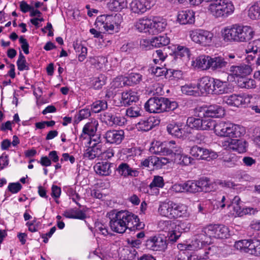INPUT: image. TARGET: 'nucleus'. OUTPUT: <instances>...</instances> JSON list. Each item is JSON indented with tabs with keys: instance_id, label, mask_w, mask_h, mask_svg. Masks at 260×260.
I'll list each match as a JSON object with an SVG mask.
<instances>
[{
	"instance_id": "nucleus-1",
	"label": "nucleus",
	"mask_w": 260,
	"mask_h": 260,
	"mask_svg": "<svg viewBox=\"0 0 260 260\" xmlns=\"http://www.w3.org/2000/svg\"><path fill=\"white\" fill-rule=\"evenodd\" d=\"M254 35L252 28L248 26L233 24L222 30V36L226 42H245L251 40Z\"/></svg>"
},
{
	"instance_id": "nucleus-2",
	"label": "nucleus",
	"mask_w": 260,
	"mask_h": 260,
	"mask_svg": "<svg viewBox=\"0 0 260 260\" xmlns=\"http://www.w3.org/2000/svg\"><path fill=\"white\" fill-rule=\"evenodd\" d=\"M234 10V6L230 0H214L208 7V11L211 15L223 19L231 15Z\"/></svg>"
},
{
	"instance_id": "nucleus-3",
	"label": "nucleus",
	"mask_w": 260,
	"mask_h": 260,
	"mask_svg": "<svg viewBox=\"0 0 260 260\" xmlns=\"http://www.w3.org/2000/svg\"><path fill=\"white\" fill-rule=\"evenodd\" d=\"M215 133L220 137L240 138L245 134L244 128L239 125L219 121L215 127Z\"/></svg>"
},
{
	"instance_id": "nucleus-4",
	"label": "nucleus",
	"mask_w": 260,
	"mask_h": 260,
	"mask_svg": "<svg viewBox=\"0 0 260 260\" xmlns=\"http://www.w3.org/2000/svg\"><path fill=\"white\" fill-rule=\"evenodd\" d=\"M115 215L121 220L122 223L130 231L141 230L144 228L145 224L143 222H140L138 216L127 210H120L116 212Z\"/></svg>"
},
{
	"instance_id": "nucleus-5",
	"label": "nucleus",
	"mask_w": 260,
	"mask_h": 260,
	"mask_svg": "<svg viewBox=\"0 0 260 260\" xmlns=\"http://www.w3.org/2000/svg\"><path fill=\"white\" fill-rule=\"evenodd\" d=\"M234 247L242 253L260 256V240H241L236 242Z\"/></svg>"
},
{
	"instance_id": "nucleus-6",
	"label": "nucleus",
	"mask_w": 260,
	"mask_h": 260,
	"mask_svg": "<svg viewBox=\"0 0 260 260\" xmlns=\"http://www.w3.org/2000/svg\"><path fill=\"white\" fill-rule=\"evenodd\" d=\"M252 96L246 93L233 94L223 98V102L231 107H246L250 103Z\"/></svg>"
},
{
	"instance_id": "nucleus-7",
	"label": "nucleus",
	"mask_w": 260,
	"mask_h": 260,
	"mask_svg": "<svg viewBox=\"0 0 260 260\" xmlns=\"http://www.w3.org/2000/svg\"><path fill=\"white\" fill-rule=\"evenodd\" d=\"M213 36L211 31L202 29L189 31V37L191 40L204 46L209 45L211 43Z\"/></svg>"
},
{
	"instance_id": "nucleus-8",
	"label": "nucleus",
	"mask_w": 260,
	"mask_h": 260,
	"mask_svg": "<svg viewBox=\"0 0 260 260\" xmlns=\"http://www.w3.org/2000/svg\"><path fill=\"white\" fill-rule=\"evenodd\" d=\"M167 98L154 96L150 98L145 104L144 109L150 113H160L166 111Z\"/></svg>"
},
{
	"instance_id": "nucleus-9",
	"label": "nucleus",
	"mask_w": 260,
	"mask_h": 260,
	"mask_svg": "<svg viewBox=\"0 0 260 260\" xmlns=\"http://www.w3.org/2000/svg\"><path fill=\"white\" fill-rule=\"evenodd\" d=\"M146 247L153 251H163L167 247V237L157 234L149 237L145 241Z\"/></svg>"
},
{
	"instance_id": "nucleus-10",
	"label": "nucleus",
	"mask_w": 260,
	"mask_h": 260,
	"mask_svg": "<svg viewBox=\"0 0 260 260\" xmlns=\"http://www.w3.org/2000/svg\"><path fill=\"white\" fill-rule=\"evenodd\" d=\"M204 232L209 237L216 239L227 238L229 236V229L223 225L220 224L208 225L204 229Z\"/></svg>"
},
{
	"instance_id": "nucleus-11",
	"label": "nucleus",
	"mask_w": 260,
	"mask_h": 260,
	"mask_svg": "<svg viewBox=\"0 0 260 260\" xmlns=\"http://www.w3.org/2000/svg\"><path fill=\"white\" fill-rule=\"evenodd\" d=\"M162 230L167 232L169 240L173 242H176L181 235V227L170 220L164 221L160 223Z\"/></svg>"
},
{
	"instance_id": "nucleus-12",
	"label": "nucleus",
	"mask_w": 260,
	"mask_h": 260,
	"mask_svg": "<svg viewBox=\"0 0 260 260\" xmlns=\"http://www.w3.org/2000/svg\"><path fill=\"white\" fill-rule=\"evenodd\" d=\"M190 153L192 156L198 159H204L207 161L215 159L218 156L215 152L197 145L191 148Z\"/></svg>"
},
{
	"instance_id": "nucleus-13",
	"label": "nucleus",
	"mask_w": 260,
	"mask_h": 260,
	"mask_svg": "<svg viewBox=\"0 0 260 260\" xmlns=\"http://www.w3.org/2000/svg\"><path fill=\"white\" fill-rule=\"evenodd\" d=\"M137 168V164L134 161H128L120 163L116 171L121 176L124 177H137L139 172Z\"/></svg>"
},
{
	"instance_id": "nucleus-14",
	"label": "nucleus",
	"mask_w": 260,
	"mask_h": 260,
	"mask_svg": "<svg viewBox=\"0 0 260 260\" xmlns=\"http://www.w3.org/2000/svg\"><path fill=\"white\" fill-rule=\"evenodd\" d=\"M154 5V0H133L130 4V7L133 12L142 14L150 10Z\"/></svg>"
},
{
	"instance_id": "nucleus-15",
	"label": "nucleus",
	"mask_w": 260,
	"mask_h": 260,
	"mask_svg": "<svg viewBox=\"0 0 260 260\" xmlns=\"http://www.w3.org/2000/svg\"><path fill=\"white\" fill-rule=\"evenodd\" d=\"M98 125V121L95 120H91L90 122L87 123L83 128L82 133L79 137V139L83 140L88 137L90 138L89 144H91L92 141L96 142V139L93 138V137L97 131Z\"/></svg>"
},
{
	"instance_id": "nucleus-16",
	"label": "nucleus",
	"mask_w": 260,
	"mask_h": 260,
	"mask_svg": "<svg viewBox=\"0 0 260 260\" xmlns=\"http://www.w3.org/2000/svg\"><path fill=\"white\" fill-rule=\"evenodd\" d=\"M210 69L213 71L220 72H224L227 67H229V61L224 55L210 56Z\"/></svg>"
},
{
	"instance_id": "nucleus-17",
	"label": "nucleus",
	"mask_w": 260,
	"mask_h": 260,
	"mask_svg": "<svg viewBox=\"0 0 260 260\" xmlns=\"http://www.w3.org/2000/svg\"><path fill=\"white\" fill-rule=\"evenodd\" d=\"M200 116L207 117H220L224 115V110L219 105H212L206 108H201Z\"/></svg>"
},
{
	"instance_id": "nucleus-18",
	"label": "nucleus",
	"mask_w": 260,
	"mask_h": 260,
	"mask_svg": "<svg viewBox=\"0 0 260 260\" xmlns=\"http://www.w3.org/2000/svg\"><path fill=\"white\" fill-rule=\"evenodd\" d=\"M142 80V75L139 73H132L127 77L116 78L114 82L116 87H122L125 83L129 86L139 84Z\"/></svg>"
},
{
	"instance_id": "nucleus-19",
	"label": "nucleus",
	"mask_w": 260,
	"mask_h": 260,
	"mask_svg": "<svg viewBox=\"0 0 260 260\" xmlns=\"http://www.w3.org/2000/svg\"><path fill=\"white\" fill-rule=\"evenodd\" d=\"M104 122L108 125L112 126L114 125L122 126L126 122L124 117L120 116L114 112L108 111L105 112L103 116Z\"/></svg>"
},
{
	"instance_id": "nucleus-20",
	"label": "nucleus",
	"mask_w": 260,
	"mask_h": 260,
	"mask_svg": "<svg viewBox=\"0 0 260 260\" xmlns=\"http://www.w3.org/2000/svg\"><path fill=\"white\" fill-rule=\"evenodd\" d=\"M102 148V144L100 142L93 144L91 146L88 147L85 151L84 153V157L89 159H93L96 157H99L104 152V150Z\"/></svg>"
},
{
	"instance_id": "nucleus-21",
	"label": "nucleus",
	"mask_w": 260,
	"mask_h": 260,
	"mask_svg": "<svg viewBox=\"0 0 260 260\" xmlns=\"http://www.w3.org/2000/svg\"><path fill=\"white\" fill-rule=\"evenodd\" d=\"M124 132L122 130H110L105 134L107 142L110 144H119L124 138Z\"/></svg>"
},
{
	"instance_id": "nucleus-22",
	"label": "nucleus",
	"mask_w": 260,
	"mask_h": 260,
	"mask_svg": "<svg viewBox=\"0 0 260 260\" xmlns=\"http://www.w3.org/2000/svg\"><path fill=\"white\" fill-rule=\"evenodd\" d=\"M214 79L208 76L201 78L197 84L198 90L202 93H212Z\"/></svg>"
},
{
	"instance_id": "nucleus-23",
	"label": "nucleus",
	"mask_w": 260,
	"mask_h": 260,
	"mask_svg": "<svg viewBox=\"0 0 260 260\" xmlns=\"http://www.w3.org/2000/svg\"><path fill=\"white\" fill-rule=\"evenodd\" d=\"M252 71L250 66L247 64H240L239 66H232L230 68L231 74L237 77L243 78L249 75Z\"/></svg>"
},
{
	"instance_id": "nucleus-24",
	"label": "nucleus",
	"mask_w": 260,
	"mask_h": 260,
	"mask_svg": "<svg viewBox=\"0 0 260 260\" xmlns=\"http://www.w3.org/2000/svg\"><path fill=\"white\" fill-rule=\"evenodd\" d=\"M159 121H156L153 117L141 119L136 125L139 131L147 132L151 129L155 125L158 124Z\"/></svg>"
},
{
	"instance_id": "nucleus-25",
	"label": "nucleus",
	"mask_w": 260,
	"mask_h": 260,
	"mask_svg": "<svg viewBox=\"0 0 260 260\" xmlns=\"http://www.w3.org/2000/svg\"><path fill=\"white\" fill-rule=\"evenodd\" d=\"M183 126L180 122H173L167 125V131L173 136L180 138L183 137L185 134Z\"/></svg>"
},
{
	"instance_id": "nucleus-26",
	"label": "nucleus",
	"mask_w": 260,
	"mask_h": 260,
	"mask_svg": "<svg viewBox=\"0 0 260 260\" xmlns=\"http://www.w3.org/2000/svg\"><path fill=\"white\" fill-rule=\"evenodd\" d=\"M177 21L181 24H192L195 21L194 13L190 10L180 11L177 15Z\"/></svg>"
},
{
	"instance_id": "nucleus-27",
	"label": "nucleus",
	"mask_w": 260,
	"mask_h": 260,
	"mask_svg": "<svg viewBox=\"0 0 260 260\" xmlns=\"http://www.w3.org/2000/svg\"><path fill=\"white\" fill-rule=\"evenodd\" d=\"M152 25L150 27V34H157L162 31L167 26L166 21L160 17H154L153 18Z\"/></svg>"
},
{
	"instance_id": "nucleus-28",
	"label": "nucleus",
	"mask_w": 260,
	"mask_h": 260,
	"mask_svg": "<svg viewBox=\"0 0 260 260\" xmlns=\"http://www.w3.org/2000/svg\"><path fill=\"white\" fill-rule=\"evenodd\" d=\"M173 218L186 217L188 216L187 207L181 203L173 202Z\"/></svg>"
},
{
	"instance_id": "nucleus-29",
	"label": "nucleus",
	"mask_w": 260,
	"mask_h": 260,
	"mask_svg": "<svg viewBox=\"0 0 260 260\" xmlns=\"http://www.w3.org/2000/svg\"><path fill=\"white\" fill-rule=\"evenodd\" d=\"M110 226L111 230L115 232L122 234L125 232L126 229H128L127 226L122 222L115 215L111 219L110 221Z\"/></svg>"
},
{
	"instance_id": "nucleus-30",
	"label": "nucleus",
	"mask_w": 260,
	"mask_h": 260,
	"mask_svg": "<svg viewBox=\"0 0 260 260\" xmlns=\"http://www.w3.org/2000/svg\"><path fill=\"white\" fill-rule=\"evenodd\" d=\"M166 145L168 156L176 158L177 155L182 152V149L179 144L176 143L175 141L167 142Z\"/></svg>"
},
{
	"instance_id": "nucleus-31",
	"label": "nucleus",
	"mask_w": 260,
	"mask_h": 260,
	"mask_svg": "<svg viewBox=\"0 0 260 260\" xmlns=\"http://www.w3.org/2000/svg\"><path fill=\"white\" fill-rule=\"evenodd\" d=\"M173 201L160 203L158 209L159 214L170 219L173 218Z\"/></svg>"
},
{
	"instance_id": "nucleus-32",
	"label": "nucleus",
	"mask_w": 260,
	"mask_h": 260,
	"mask_svg": "<svg viewBox=\"0 0 260 260\" xmlns=\"http://www.w3.org/2000/svg\"><path fill=\"white\" fill-rule=\"evenodd\" d=\"M229 90L228 84L226 82L214 79L212 94H222L228 93Z\"/></svg>"
},
{
	"instance_id": "nucleus-33",
	"label": "nucleus",
	"mask_w": 260,
	"mask_h": 260,
	"mask_svg": "<svg viewBox=\"0 0 260 260\" xmlns=\"http://www.w3.org/2000/svg\"><path fill=\"white\" fill-rule=\"evenodd\" d=\"M246 143L245 141L239 139H232L229 143L230 149L237 151L239 153H242L246 151Z\"/></svg>"
},
{
	"instance_id": "nucleus-34",
	"label": "nucleus",
	"mask_w": 260,
	"mask_h": 260,
	"mask_svg": "<svg viewBox=\"0 0 260 260\" xmlns=\"http://www.w3.org/2000/svg\"><path fill=\"white\" fill-rule=\"evenodd\" d=\"M173 55L175 59L186 58L188 59L190 56V51L188 48L185 46L178 45L175 48L173 52Z\"/></svg>"
},
{
	"instance_id": "nucleus-35",
	"label": "nucleus",
	"mask_w": 260,
	"mask_h": 260,
	"mask_svg": "<svg viewBox=\"0 0 260 260\" xmlns=\"http://www.w3.org/2000/svg\"><path fill=\"white\" fill-rule=\"evenodd\" d=\"M170 42V38L166 35L159 36L151 39L150 45L152 47L160 48L168 45Z\"/></svg>"
},
{
	"instance_id": "nucleus-36",
	"label": "nucleus",
	"mask_w": 260,
	"mask_h": 260,
	"mask_svg": "<svg viewBox=\"0 0 260 260\" xmlns=\"http://www.w3.org/2000/svg\"><path fill=\"white\" fill-rule=\"evenodd\" d=\"M152 25L151 20L148 19H139L135 24L136 28L140 32H148L150 33Z\"/></svg>"
},
{
	"instance_id": "nucleus-37",
	"label": "nucleus",
	"mask_w": 260,
	"mask_h": 260,
	"mask_svg": "<svg viewBox=\"0 0 260 260\" xmlns=\"http://www.w3.org/2000/svg\"><path fill=\"white\" fill-rule=\"evenodd\" d=\"M111 164L107 162L98 163L94 167L96 173L100 175L108 176L111 172Z\"/></svg>"
},
{
	"instance_id": "nucleus-38",
	"label": "nucleus",
	"mask_w": 260,
	"mask_h": 260,
	"mask_svg": "<svg viewBox=\"0 0 260 260\" xmlns=\"http://www.w3.org/2000/svg\"><path fill=\"white\" fill-rule=\"evenodd\" d=\"M121 98L124 105H131L133 102H136L138 101L139 98L137 93L129 90L122 93Z\"/></svg>"
},
{
	"instance_id": "nucleus-39",
	"label": "nucleus",
	"mask_w": 260,
	"mask_h": 260,
	"mask_svg": "<svg viewBox=\"0 0 260 260\" xmlns=\"http://www.w3.org/2000/svg\"><path fill=\"white\" fill-rule=\"evenodd\" d=\"M210 56L206 55H201L197 57L194 63L196 67L201 68L202 70L210 69Z\"/></svg>"
},
{
	"instance_id": "nucleus-40",
	"label": "nucleus",
	"mask_w": 260,
	"mask_h": 260,
	"mask_svg": "<svg viewBox=\"0 0 260 260\" xmlns=\"http://www.w3.org/2000/svg\"><path fill=\"white\" fill-rule=\"evenodd\" d=\"M126 0H112L107 4L109 10L113 11H120L127 7Z\"/></svg>"
},
{
	"instance_id": "nucleus-41",
	"label": "nucleus",
	"mask_w": 260,
	"mask_h": 260,
	"mask_svg": "<svg viewBox=\"0 0 260 260\" xmlns=\"http://www.w3.org/2000/svg\"><path fill=\"white\" fill-rule=\"evenodd\" d=\"M238 85L242 88L251 89L256 87V82L254 79L245 77L238 79Z\"/></svg>"
},
{
	"instance_id": "nucleus-42",
	"label": "nucleus",
	"mask_w": 260,
	"mask_h": 260,
	"mask_svg": "<svg viewBox=\"0 0 260 260\" xmlns=\"http://www.w3.org/2000/svg\"><path fill=\"white\" fill-rule=\"evenodd\" d=\"M199 187V191L209 192L212 190L211 187V183L210 179L207 177H203L199 180L197 181Z\"/></svg>"
},
{
	"instance_id": "nucleus-43",
	"label": "nucleus",
	"mask_w": 260,
	"mask_h": 260,
	"mask_svg": "<svg viewBox=\"0 0 260 260\" xmlns=\"http://www.w3.org/2000/svg\"><path fill=\"white\" fill-rule=\"evenodd\" d=\"M63 215L69 218L84 219L86 217L85 213L80 210L71 209L64 212Z\"/></svg>"
},
{
	"instance_id": "nucleus-44",
	"label": "nucleus",
	"mask_w": 260,
	"mask_h": 260,
	"mask_svg": "<svg viewBox=\"0 0 260 260\" xmlns=\"http://www.w3.org/2000/svg\"><path fill=\"white\" fill-rule=\"evenodd\" d=\"M181 91L183 93L188 95L198 96L199 95V92L198 89L197 85L195 84H186L181 87Z\"/></svg>"
},
{
	"instance_id": "nucleus-45",
	"label": "nucleus",
	"mask_w": 260,
	"mask_h": 260,
	"mask_svg": "<svg viewBox=\"0 0 260 260\" xmlns=\"http://www.w3.org/2000/svg\"><path fill=\"white\" fill-rule=\"evenodd\" d=\"M248 16L251 19H260V1L250 8Z\"/></svg>"
},
{
	"instance_id": "nucleus-46",
	"label": "nucleus",
	"mask_w": 260,
	"mask_h": 260,
	"mask_svg": "<svg viewBox=\"0 0 260 260\" xmlns=\"http://www.w3.org/2000/svg\"><path fill=\"white\" fill-rule=\"evenodd\" d=\"M107 102L104 100L96 101L91 105V110L94 113H99L107 109Z\"/></svg>"
},
{
	"instance_id": "nucleus-47",
	"label": "nucleus",
	"mask_w": 260,
	"mask_h": 260,
	"mask_svg": "<svg viewBox=\"0 0 260 260\" xmlns=\"http://www.w3.org/2000/svg\"><path fill=\"white\" fill-rule=\"evenodd\" d=\"M202 119L189 117L186 120V125L192 129L201 130Z\"/></svg>"
},
{
	"instance_id": "nucleus-48",
	"label": "nucleus",
	"mask_w": 260,
	"mask_h": 260,
	"mask_svg": "<svg viewBox=\"0 0 260 260\" xmlns=\"http://www.w3.org/2000/svg\"><path fill=\"white\" fill-rule=\"evenodd\" d=\"M204 118L202 119L201 130H210L213 129L215 131V127L216 126L217 122L209 117H204Z\"/></svg>"
},
{
	"instance_id": "nucleus-49",
	"label": "nucleus",
	"mask_w": 260,
	"mask_h": 260,
	"mask_svg": "<svg viewBox=\"0 0 260 260\" xmlns=\"http://www.w3.org/2000/svg\"><path fill=\"white\" fill-rule=\"evenodd\" d=\"M113 19H115V17L112 15H101L97 17L95 25L102 30L103 25H106L108 22Z\"/></svg>"
},
{
	"instance_id": "nucleus-50",
	"label": "nucleus",
	"mask_w": 260,
	"mask_h": 260,
	"mask_svg": "<svg viewBox=\"0 0 260 260\" xmlns=\"http://www.w3.org/2000/svg\"><path fill=\"white\" fill-rule=\"evenodd\" d=\"M166 148H167L166 142H164L158 145L155 144L150 148V150L151 152L156 154L168 156Z\"/></svg>"
},
{
	"instance_id": "nucleus-51",
	"label": "nucleus",
	"mask_w": 260,
	"mask_h": 260,
	"mask_svg": "<svg viewBox=\"0 0 260 260\" xmlns=\"http://www.w3.org/2000/svg\"><path fill=\"white\" fill-rule=\"evenodd\" d=\"M17 66L18 70H19L20 71L29 70L28 63H27L25 57L21 51L19 52L18 59L17 61Z\"/></svg>"
},
{
	"instance_id": "nucleus-52",
	"label": "nucleus",
	"mask_w": 260,
	"mask_h": 260,
	"mask_svg": "<svg viewBox=\"0 0 260 260\" xmlns=\"http://www.w3.org/2000/svg\"><path fill=\"white\" fill-rule=\"evenodd\" d=\"M197 181L188 180L184 182L185 192L195 193L199 192V187Z\"/></svg>"
},
{
	"instance_id": "nucleus-53",
	"label": "nucleus",
	"mask_w": 260,
	"mask_h": 260,
	"mask_svg": "<svg viewBox=\"0 0 260 260\" xmlns=\"http://www.w3.org/2000/svg\"><path fill=\"white\" fill-rule=\"evenodd\" d=\"M246 52L247 54L252 53L254 54L258 52H260V39L249 43Z\"/></svg>"
},
{
	"instance_id": "nucleus-54",
	"label": "nucleus",
	"mask_w": 260,
	"mask_h": 260,
	"mask_svg": "<svg viewBox=\"0 0 260 260\" xmlns=\"http://www.w3.org/2000/svg\"><path fill=\"white\" fill-rule=\"evenodd\" d=\"M191 157L182 155V153L177 155L176 158H174V162L184 166H187L191 164Z\"/></svg>"
},
{
	"instance_id": "nucleus-55",
	"label": "nucleus",
	"mask_w": 260,
	"mask_h": 260,
	"mask_svg": "<svg viewBox=\"0 0 260 260\" xmlns=\"http://www.w3.org/2000/svg\"><path fill=\"white\" fill-rule=\"evenodd\" d=\"M164 186V182L162 177L155 176L149 186L151 189H153L154 188H162Z\"/></svg>"
},
{
	"instance_id": "nucleus-56",
	"label": "nucleus",
	"mask_w": 260,
	"mask_h": 260,
	"mask_svg": "<svg viewBox=\"0 0 260 260\" xmlns=\"http://www.w3.org/2000/svg\"><path fill=\"white\" fill-rule=\"evenodd\" d=\"M141 110L137 106L131 107L127 109L126 115L131 118L137 117L141 115Z\"/></svg>"
},
{
	"instance_id": "nucleus-57",
	"label": "nucleus",
	"mask_w": 260,
	"mask_h": 260,
	"mask_svg": "<svg viewBox=\"0 0 260 260\" xmlns=\"http://www.w3.org/2000/svg\"><path fill=\"white\" fill-rule=\"evenodd\" d=\"M157 157L156 156H150L141 162V166L149 168L150 166H155Z\"/></svg>"
},
{
	"instance_id": "nucleus-58",
	"label": "nucleus",
	"mask_w": 260,
	"mask_h": 260,
	"mask_svg": "<svg viewBox=\"0 0 260 260\" xmlns=\"http://www.w3.org/2000/svg\"><path fill=\"white\" fill-rule=\"evenodd\" d=\"M90 116V111L88 109H83L79 111L78 115L75 116V122H79L82 120L87 118Z\"/></svg>"
},
{
	"instance_id": "nucleus-59",
	"label": "nucleus",
	"mask_w": 260,
	"mask_h": 260,
	"mask_svg": "<svg viewBox=\"0 0 260 260\" xmlns=\"http://www.w3.org/2000/svg\"><path fill=\"white\" fill-rule=\"evenodd\" d=\"M105 84V77L103 75L95 78L93 82V86L95 89H99Z\"/></svg>"
},
{
	"instance_id": "nucleus-60",
	"label": "nucleus",
	"mask_w": 260,
	"mask_h": 260,
	"mask_svg": "<svg viewBox=\"0 0 260 260\" xmlns=\"http://www.w3.org/2000/svg\"><path fill=\"white\" fill-rule=\"evenodd\" d=\"M217 206L223 209L227 206V204H230V202L227 200L226 197L224 195L219 194L217 197Z\"/></svg>"
},
{
	"instance_id": "nucleus-61",
	"label": "nucleus",
	"mask_w": 260,
	"mask_h": 260,
	"mask_svg": "<svg viewBox=\"0 0 260 260\" xmlns=\"http://www.w3.org/2000/svg\"><path fill=\"white\" fill-rule=\"evenodd\" d=\"M22 188V185L19 182L10 183L8 189L12 193H16Z\"/></svg>"
},
{
	"instance_id": "nucleus-62",
	"label": "nucleus",
	"mask_w": 260,
	"mask_h": 260,
	"mask_svg": "<svg viewBox=\"0 0 260 260\" xmlns=\"http://www.w3.org/2000/svg\"><path fill=\"white\" fill-rule=\"evenodd\" d=\"M158 161H156L155 166L160 167L162 165H166L170 161H174V158L170 156V158L157 157Z\"/></svg>"
},
{
	"instance_id": "nucleus-63",
	"label": "nucleus",
	"mask_w": 260,
	"mask_h": 260,
	"mask_svg": "<svg viewBox=\"0 0 260 260\" xmlns=\"http://www.w3.org/2000/svg\"><path fill=\"white\" fill-rule=\"evenodd\" d=\"M19 42L21 44V48L23 50L24 53L26 54L29 53V44L27 40L23 38V36H21L19 38Z\"/></svg>"
},
{
	"instance_id": "nucleus-64",
	"label": "nucleus",
	"mask_w": 260,
	"mask_h": 260,
	"mask_svg": "<svg viewBox=\"0 0 260 260\" xmlns=\"http://www.w3.org/2000/svg\"><path fill=\"white\" fill-rule=\"evenodd\" d=\"M61 194V188L55 185H53L51 187V196L54 199L59 198Z\"/></svg>"
}]
</instances>
